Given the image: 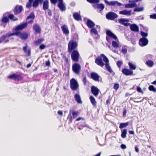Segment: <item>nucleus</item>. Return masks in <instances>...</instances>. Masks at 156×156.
Here are the masks:
<instances>
[{
  "label": "nucleus",
  "instance_id": "nucleus-1",
  "mask_svg": "<svg viewBox=\"0 0 156 156\" xmlns=\"http://www.w3.org/2000/svg\"><path fill=\"white\" fill-rule=\"evenodd\" d=\"M50 1L52 3L54 4L58 2L57 6L61 11L66 10V8L63 0H50Z\"/></svg>",
  "mask_w": 156,
  "mask_h": 156
},
{
  "label": "nucleus",
  "instance_id": "nucleus-2",
  "mask_svg": "<svg viewBox=\"0 0 156 156\" xmlns=\"http://www.w3.org/2000/svg\"><path fill=\"white\" fill-rule=\"evenodd\" d=\"M13 33L10 34L6 33L5 35H2L0 38V44L3 42L5 43L9 42V40L8 38L11 36H13Z\"/></svg>",
  "mask_w": 156,
  "mask_h": 156
},
{
  "label": "nucleus",
  "instance_id": "nucleus-3",
  "mask_svg": "<svg viewBox=\"0 0 156 156\" xmlns=\"http://www.w3.org/2000/svg\"><path fill=\"white\" fill-rule=\"evenodd\" d=\"M13 34H14L13 36L15 35L16 36H19L23 40L27 39L28 37L27 33L26 32H21L20 31H16L13 33Z\"/></svg>",
  "mask_w": 156,
  "mask_h": 156
},
{
  "label": "nucleus",
  "instance_id": "nucleus-4",
  "mask_svg": "<svg viewBox=\"0 0 156 156\" xmlns=\"http://www.w3.org/2000/svg\"><path fill=\"white\" fill-rule=\"evenodd\" d=\"M70 88L73 90H76L78 88V82L74 79L73 78L70 80Z\"/></svg>",
  "mask_w": 156,
  "mask_h": 156
},
{
  "label": "nucleus",
  "instance_id": "nucleus-5",
  "mask_svg": "<svg viewBox=\"0 0 156 156\" xmlns=\"http://www.w3.org/2000/svg\"><path fill=\"white\" fill-rule=\"evenodd\" d=\"M104 1L107 5L112 6L115 7L117 6H120L123 5V4L119 2L116 1H112L110 2H108L107 0H105Z\"/></svg>",
  "mask_w": 156,
  "mask_h": 156
},
{
  "label": "nucleus",
  "instance_id": "nucleus-6",
  "mask_svg": "<svg viewBox=\"0 0 156 156\" xmlns=\"http://www.w3.org/2000/svg\"><path fill=\"white\" fill-rule=\"evenodd\" d=\"M80 65L78 63H75L73 65L72 67V70L76 74L78 75L80 71Z\"/></svg>",
  "mask_w": 156,
  "mask_h": 156
},
{
  "label": "nucleus",
  "instance_id": "nucleus-7",
  "mask_svg": "<svg viewBox=\"0 0 156 156\" xmlns=\"http://www.w3.org/2000/svg\"><path fill=\"white\" fill-rule=\"evenodd\" d=\"M106 18L108 20H114L115 19L117 18L118 16L116 14L113 12H109L106 14Z\"/></svg>",
  "mask_w": 156,
  "mask_h": 156
},
{
  "label": "nucleus",
  "instance_id": "nucleus-8",
  "mask_svg": "<svg viewBox=\"0 0 156 156\" xmlns=\"http://www.w3.org/2000/svg\"><path fill=\"white\" fill-rule=\"evenodd\" d=\"M7 78L15 80H17L18 81L22 80L23 79V77L20 75L16 74L14 73L9 75Z\"/></svg>",
  "mask_w": 156,
  "mask_h": 156
},
{
  "label": "nucleus",
  "instance_id": "nucleus-9",
  "mask_svg": "<svg viewBox=\"0 0 156 156\" xmlns=\"http://www.w3.org/2000/svg\"><path fill=\"white\" fill-rule=\"evenodd\" d=\"M77 46L76 43L75 41H70L68 44V51L69 52H71L72 51L75 49Z\"/></svg>",
  "mask_w": 156,
  "mask_h": 156
},
{
  "label": "nucleus",
  "instance_id": "nucleus-10",
  "mask_svg": "<svg viewBox=\"0 0 156 156\" xmlns=\"http://www.w3.org/2000/svg\"><path fill=\"white\" fill-rule=\"evenodd\" d=\"M79 54L78 52L76 50H74L71 53L72 59L73 61L77 62L78 60Z\"/></svg>",
  "mask_w": 156,
  "mask_h": 156
},
{
  "label": "nucleus",
  "instance_id": "nucleus-11",
  "mask_svg": "<svg viewBox=\"0 0 156 156\" xmlns=\"http://www.w3.org/2000/svg\"><path fill=\"white\" fill-rule=\"evenodd\" d=\"M118 21L119 23L124 26H125L127 27L130 25V23H128L129 21V20L128 19L121 18L118 20Z\"/></svg>",
  "mask_w": 156,
  "mask_h": 156
},
{
  "label": "nucleus",
  "instance_id": "nucleus-12",
  "mask_svg": "<svg viewBox=\"0 0 156 156\" xmlns=\"http://www.w3.org/2000/svg\"><path fill=\"white\" fill-rule=\"evenodd\" d=\"M148 43V40L146 38H141L139 41V44L141 46H144L146 45Z\"/></svg>",
  "mask_w": 156,
  "mask_h": 156
},
{
  "label": "nucleus",
  "instance_id": "nucleus-13",
  "mask_svg": "<svg viewBox=\"0 0 156 156\" xmlns=\"http://www.w3.org/2000/svg\"><path fill=\"white\" fill-rule=\"evenodd\" d=\"M95 63L101 67H103L105 65V64L102 61V58L100 56H98L96 58Z\"/></svg>",
  "mask_w": 156,
  "mask_h": 156
},
{
  "label": "nucleus",
  "instance_id": "nucleus-14",
  "mask_svg": "<svg viewBox=\"0 0 156 156\" xmlns=\"http://www.w3.org/2000/svg\"><path fill=\"white\" fill-rule=\"evenodd\" d=\"M91 78L94 81H99L100 76L96 73L95 72H92L91 73Z\"/></svg>",
  "mask_w": 156,
  "mask_h": 156
},
{
  "label": "nucleus",
  "instance_id": "nucleus-15",
  "mask_svg": "<svg viewBox=\"0 0 156 156\" xmlns=\"http://www.w3.org/2000/svg\"><path fill=\"white\" fill-rule=\"evenodd\" d=\"M27 23H24L17 26L15 28V30L16 31L18 30H21L27 27Z\"/></svg>",
  "mask_w": 156,
  "mask_h": 156
},
{
  "label": "nucleus",
  "instance_id": "nucleus-16",
  "mask_svg": "<svg viewBox=\"0 0 156 156\" xmlns=\"http://www.w3.org/2000/svg\"><path fill=\"white\" fill-rule=\"evenodd\" d=\"M99 90L96 87L92 86L91 87V92L93 94L95 97H97L99 94Z\"/></svg>",
  "mask_w": 156,
  "mask_h": 156
},
{
  "label": "nucleus",
  "instance_id": "nucleus-17",
  "mask_svg": "<svg viewBox=\"0 0 156 156\" xmlns=\"http://www.w3.org/2000/svg\"><path fill=\"white\" fill-rule=\"evenodd\" d=\"M131 10H127L126 9H124L119 11V14L120 15L129 16L131 15Z\"/></svg>",
  "mask_w": 156,
  "mask_h": 156
},
{
  "label": "nucleus",
  "instance_id": "nucleus-18",
  "mask_svg": "<svg viewBox=\"0 0 156 156\" xmlns=\"http://www.w3.org/2000/svg\"><path fill=\"white\" fill-rule=\"evenodd\" d=\"M23 10V7L22 6H16L14 10V13L15 14H17L21 12Z\"/></svg>",
  "mask_w": 156,
  "mask_h": 156
},
{
  "label": "nucleus",
  "instance_id": "nucleus-19",
  "mask_svg": "<svg viewBox=\"0 0 156 156\" xmlns=\"http://www.w3.org/2000/svg\"><path fill=\"white\" fill-rule=\"evenodd\" d=\"M61 28L64 34L66 35L69 34V30L67 25L65 24L61 26Z\"/></svg>",
  "mask_w": 156,
  "mask_h": 156
},
{
  "label": "nucleus",
  "instance_id": "nucleus-20",
  "mask_svg": "<svg viewBox=\"0 0 156 156\" xmlns=\"http://www.w3.org/2000/svg\"><path fill=\"white\" fill-rule=\"evenodd\" d=\"M130 30L135 32H138L139 31V28L135 24L130 25Z\"/></svg>",
  "mask_w": 156,
  "mask_h": 156
},
{
  "label": "nucleus",
  "instance_id": "nucleus-21",
  "mask_svg": "<svg viewBox=\"0 0 156 156\" xmlns=\"http://www.w3.org/2000/svg\"><path fill=\"white\" fill-rule=\"evenodd\" d=\"M122 73L126 76L130 75L133 73V71L130 70L123 69L122 70Z\"/></svg>",
  "mask_w": 156,
  "mask_h": 156
},
{
  "label": "nucleus",
  "instance_id": "nucleus-22",
  "mask_svg": "<svg viewBox=\"0 0 156 156\" xmlns=\"http://www.w3.org/2000/svg\"><path fill=\"white\" fill-rule=\"evenodd\" d=\"M106 34L107 35L110 37L112 38L115 40L117 39L116 36L110 31L107 30L106 32Z\"/></svg>",
  "mask_w": 156,
  "mask_h": 156
},
{
  "label": "nucleus",
  "instance_id": "nucleus-23",
  "mask_svg": "<svg viewBox=\"0 0 156 156\" xmlns=\"http://www.w3.org/2000/svg\"><path fill=\"white\" fill-rule=\"evenodd\" d=\"M43 0H34L33 2L32 6L36 8L38 6L39 4H42Z\"/></svg>",
  "mask_w": 156,
  "mask_h": 156
},
{
  "label": "nucleus",
  "instance_id": "nucleus-24",
  "mask_svg": "<svg viewBox=\"0 0 156 156\" xmlns=\"http://www.w3.org/2000/svg\"><path fill=\"white\" fill-rule=\"evenodd\" d=\"M28 45L27 44H26L25 46H24L23 48V50L25 53H27V56H29L31 55V51L30 49H28L27 51V48Z\"/></svg>",
  "mask_w": 156,
  "mask_h": 156
},
{
  "label": "nucleus",
  "instance_id": "nucleus-25",
  "mask_svg": "<svg viewBox=\"0 0 156 156\" xmlns=\"http://www.w3.org/2000/svg\"><path fill=\"white\" fill-rule=\"evenodd\" d=\"M87 24L89 28H91L95 26L94 23L90 19L87 20Z\"/></svg>",
  "mask_w": 156,
  "mask_h": 156
},
{
  "label": "nucleus",
  "instance_id": "nucleus-26",
  "mask_svg": "<svg viewBox=\"0 0 156 156\" xmlns=\"http://www.w3.org/2000/svg\"><path fill=\"white\" fill-rule=\"evenodd\" d=\"M125 7L126 8H133L135 7L136 6V3L133 2L131 4H127L125 5Z\"/></svg>",
  "mask_w": 156,
  "mask_h": 156
},
{
  "label": "nucleus",
  "instance_id": "nucleus-27",
  "mask_svg": "<svg viewBox=\"0 0 156 156\" xmlns=\"http://www.w3.org/2000/svg\"><path fill=\"white\" fill-rule=\"evenodd\" d=\"M33 29L37 33L40 34L41 33V28L39 25L36 24L33 27Z\"/></svg>",
  "mask_w": 156,
  "mask_h": 156
},
{
  "label": "nucleus",
  "instance_id": "nucleus-28",
  "mask_svg": "<svg viewBox=\"0 0 156 156\" xmlns=\"http://www.w3.org/2000/svg\"><path fill=\"white\" fill-rule=\"evenodd\" d=\"M73 16L74 19L77 21L81 20V17L80 14L77 12L74 13L73 15Z\"/></svg>",
  "mask_w": 156,
  "mask_h": 156
},
{
  "label": "nucleus",
  "instance_id": "nucleus-29",
  "mask_svg": "<svg viewBox=\"0 0 156 156\" xmlns=\"http://www.w3.org/2000/svg\"><path fill=\"white\" fill-rule=\"evenodd\" d=\"M74 98L78 103L81 104L82 103V101L81 100L80 96L79 94H75L74 95Z\"/></svg>",
  "mask_w": 156,
  "mask_h": 156
},
{
  "label": "nucleus",
  "instance_id": "nucleus-30",
  "mask_svg": "<svg viewBox=\"0 0 156 156\" xmlns=\"http://www.w3.org/2000/svg\"><path fill=\"white\" fill-rule=\"evenodd\" d=\"M72 113L73 115V117L71 119L75 118L78 115V112L77 111H75L73 110H71L69 111V114L70 115Z\"/></svg>",
  "mask_w": 156,
  "mask_h": 156
},
{
  "label": "nucleus",
  "instance_id": "nucleus-31",
  "mask_svg": "<svg viewBox=\"0 0 156 156\" xmlns=\"http://www.w3.org/2000/svg\"><path fill=\"white\" fill-rule=\"evenodd\" d=\"M100 57L103 58V61L105 62V64H108L109 60L103 54L101 55Z\"/></svg>",
  "mask_w": 156,
  "mask_h": 156
},
{
  "label": "nucleus",
  "instance_id": "nucleus-32",
  "mask_svg": "<svg viewBox=\"0 0 156 156\" xmlns=\"http://www.w3.org/2000/svg\"><path fill=\"white\" fill-rule=\"evenodd\" d=\"M48 1L47 0H45L43 6V9L46 10L48 9Z\"/></svg>",
  "mask_w": 156,
  "mask_h": 156
},
{
  "label": "nucleus",
  "instance_id": "nucleus-33",
  "mask_svg": "<svg viewBox=\"0 0 156 156\" xmlns=\"http://www.w3.org/2000/svg\"><path fill=\"white\" fill-rule=\"evenodd\" d=\"M90 99L92 104L94 106H95L96 105V102L95 98L92 96H90Z\"/></svg>",
  "mask_w": 156,
  "mask_h": 156
},
{
  "label": "nucleus",
  "instance_id": "nucleus-34",
  "mask_svg": "<svg viewBox=\"0 0 156 156\" xmlns=\"http://www.w3.org/2000/svg\"><path fill=\"white\" fill-rule=\"evenodd\" d=\"M35 17V16L34 13L33 12H31L27 18L26 20L30 19L33 20L34 19Z\"/></svg>",
  "mask_w": 156,
  "mask_h": 156
},
{
  "label": "nucleus",
  "instance_id": "nucleus-35",
  "mask_svg": "<svg viewBox=\"0 0 156 156\" xmlns=\"http://www.w3.org/2000/svg\"><path fill=\"white\" fill-rule=\"evenodd\" d=\"M146 64L149 67H152L154 64L153 61L151 60H148L146 62Z\"/></svg>",
  "mask_w": 156,
  "mask_h": 156
},
{
  "label": "nucleus",
  "instance_id": "nucleus-36",
  "mask_svg": "<svg viewBox=\"0 0 156 156\" xmlns=\"http://www.w3.org/2000/svg\"><path fill=\"white\" fill-rule=\"evenodd\" d=\"M34 0H28V2L26 5V7L27 8H30L32 6V3Z\"/></svg>",
  "mask_w": 156,
  "mask_h": 156
},
{
  "label": "nucleus",
  "instance_id": "nucleus-37",
  "mask_svg": "<svg viewBox=\"0 0 156 156\" xmlns=\"http://www.w3.org/2000/svg\"><path fill=\"white\" fill-rule=\"evenodd\" d=\"M105 66L106 69L110 73H113V70L109 66V64H105Z\"/></svg>",
  "mask_w": 156,
  "mask_h": 156
},
{
  "label": "nucleus",
  "instance_id": "nucleus-38",
  "mask_svg": "<svg viewBox=\"0 0 156 156\" xmlns=\"http://www.w3.org/2000/svg\"><path fill=\"white\" fill-rule=\"evenodd\" d=\"M9 21V18L6 16H3L2 20V22L4 23H6Z\"/></svg>",
  "mask_w": 156,
  "mask_h": 156
},
{
  "label": "nucleus",
  "instance_id": "nucleus-39",
  "mask_svg": "<svg viewBox=\"0 0 156 156\" xmlns=\"http://www.w3.org/2000/svg\"><path fill=\"white\" fill-rule=\"evenodd\" d=\"M97 8L102 11L104 8V6L102 4H98L97 5Z\"/></svg>",
  "mask_w": 156,
  "mask_h": 156
},
{
  "label": "nucleus",
  "instance_id": "nucleus-40",
  "mask_svg": "<svg viewBox=\"0 0 156 156\" xmlns=\"http://www.w3.org/2000/svg\"><path fill=\"white\" fill-rule=\"evenodd\" d=\"M128 65L130 68L132 70H135L136 69V66L135 65L133 64L132 63L129 62L128 63Z\"/></svg>",
  "mask_w": 156,
  "mask_h": 156
},
{
  "label": "nucleus",
  "instance_id": "nucleus-41",
  "mask_svg": "<svg viewBox=\"0 0 156 156\" xmlns=\"http://www.w3.org/2000/svg\"><path fill=\"white\" fill-rule=\"evenodd\" d=\"M144 10V8L143 7H138L134 9L133 10L134 12H141L142 11Z\"/></svg>",
  "mask_w": 156,
  "mask_h": 156
},
{
  "label": "nucleus",
  "instance_id": "nucleus-42",
  "mask_svg": "<svg viewBox=\"0 0 156 156\" xmlns=\"http://www.w3.org/2000/svg\"><path fill=\"white\" fill-rule=\"evenodd\" d=\"M127 134V131L126 129H124L123 130L122 132V134L121 135V137L122 138H125L126 136V134Z\"/></svg>",
  "mask_w": 156,
  "mask_h": 156
},
{
  "label": "nucleus",
  "instance_id": "nucleus-43",
  "mask_svg": "<svg viewBox=\"0 0 156 156\" xmlns=\"http://www.w3.org/2000/svg\"><path fill=\"white\" fill-rule=\"evenodd\" d=\"M90 33L92 34H94L95 35H98V32L95 28H92L90 30Z\"/></svg>",
  "mask_w": 156,
  "mask_h": 156
},
{
  "label": "nucleus",
  "instance_id": "nucleus-44",
  "mask_svg": "<svg viewBox=\"0 0 156 156\" xmlns=\"http://www.w3.org/2000/svg\"><path fill=\"white\" fill-rule=\"evenodd\" d=\"M8 18L10 19L11 20H12L14 21H16L18 20V19L17 18L14 19V16L12 14H9L8 16Z\"/></svg>",
  "mask_w": 156,
  "mask_h": 156
},
{
  "label": "nucleus",
  "instance_id": "nucleus-45",
  "mask_svg": "<svg viewBox=\"0 0 156 156\" xmlns=\"http://www.w3.org/2000/svg\"><path fill=\"white\" fill-rule=\"evenodd\" d=\"M128 122L125 123H121L120 124L119 127L120 128H122L126 127L128 125Z\"/></svg>",
  "mask_w": 156,
  "mask_h": 156
},
{
  "label": "nucleus",
  "instance_id": "nucleus-46",
  "mask_svg": "<svg viewBox=\"0 0 156 156\" xmlns=\"http://www.w3.org/2000/svg\"><path fill=\"white\" fill-rule=\"evenodd\" d=\"M149 90L154 92H156V88L153 85H150L148 87Z\"/></svg>",
  "mask_w": 156,
  "mask_h": 156
},
{
  "label": "nucleus",
  "instance_id": "nucleus-47",
  "mask_svg": "<svg viewBox=\"0 0 156 156\" xmlns=\"http://www.w3.org/2000/svg\"><path fill=\"white\" fill-rule=\"evenodd\" d=\"M112 45L113 47L115 48L119 47V44L115 41H112Z\"/></svg>",
  "mask_w": 156,
  "mask_h": 156
},
{
  "label": "nucleus",
  "instance_id": "nucleus-48",
  "mask_svg": "<svg viewBox=\"0 0 156 156\" xmlns=\"http://www.w3.org/2000/svg\"><path fill=\"white\" fill-rule=\"evenodd\" d=\"M43 39H39L34 42V44L36 45H38L39 44L43 41Z\"/></svg>",
  "mask_w": 156,
  "mask_h": 156
},
{
  "label": "nucleus",
  "instance_id": "nucleus-49",
  "mask_svg": "<svg viewBox=\"0 0 156 156\" xmlns=\"http://www.w3.org/2000/svg\"><path fill=\"white\" fill-rule=\"evenodd\" d=\"M87 1L90 3H96L99 2V0H87Z\"/></svg>",
  "mask_w": 156,
  "mask_h": 156
},
{
  "label": "nucleus",
  "instance_id": "nucleus-50",
  "mask_svg": "<svg viewBox=\"0 0 156 156\" xmlns=\"http://www.w3.org/2000/svg\"><path fill=\"white\" fill-rule=\"evenodd\" d=\"M122 63V61H119L117 62V65L119 68H120L121 66Z\"/></svg>",
  "mask_w": 156,
  "mask_h": 156
},
{
  "label": "nucleus",
  "instance_id": "nucleus-51",
  "mask_svg": "<svg viewBox=\"0 0 156 156\" xmlns=\"http://www.w3.org/2000/svg\"><path fill=\"white\" fill-rule=\"evenodd\" d=\"M141 35L143 37H147L148 35V34L147 33H145L144 32L141 31Z\"/></svg>",
  "mask_w": 156,
  "mask_h": 156
},
{
  "label": "nucleus",
  "instance_id": "nucleus-52",
  "mask_svg": "<svg viewBox=\"0 0 156 156\" xmlns=\"http://www.w3.org/2000/svg\"><path fill=\"white\" fill-rule=\"evenodd\" d=\"M150 17L151 19H156V14L150 15Z\"/></svg>",
  "mask_w": 156,
  "mask_h": 156
},
{
  "label": "nucleus",
  "instance_id": "nucleus-53",
  "mask_svg": "<svg viewBox=\"0 0 156 156\" xmlns=\"http://www.w3.org/2000/svg\"><path fill=\"white\" fill-rule=\"evenodd\" d=\"M119 87V85L117 83H116L114 86V88L115 90H117Z\"/></svg>",
  "mask_w": 156,
  "mask_h": 156
},
{
  "label": "nucleus",
  "instance_id": "nucleus-54",
  "mask_svg": "<svg viewBox=\"0 0 156 156\" xmlns=\"http://www.w3.org/2000/svg\"><path fill=\"white\" fill-rule=\"evenodd\" d=\"M121 51L124 54L126 53L127 52V49L126 48H123L122 49Z\"/></svg>",
  "mask_w": 156,
  "mask_h": 156
},
{
  "label": "nucleus",
  "instance_id": "nucleus-55",
  "mask_svg": "<svg viewBox=\"0 0 156 156\" xmlns=\"http://www.w3.org/2000/svg\"><path fill=\"white\" fill-rule=\"evenodd\" d=\"M45 47V46L44 44H42L40 46L39 48L42 50L44 49Z\"/></svg>",
  "mask_w": 156,
  "mask_h": 156
},
{
  "label": "nucleus",
  "instance_id": "nucleus-56",
  "mask_svg": "<svg viewBox=\"0 0 156 156\" xmlns=\"http://www.w3.org/2000/svg\"><path fill=\"white\" fill-rule=\"evenodd\" d=\"M146 57L148 59H151L153 57V56L151 55H147Z\"/></svg>",
  "mask_w": 156,
  "mask_h": 156
},
{
  "label": "nucleus",
  "instance_id": "nucleus-57",
  "mask_svg": "<svg viewBox=\"0 0 156 156\" xmlns=\"http://www.w3.org/2000/svg\"><path fill=\"white\" fill-rule=\"evenodd\" d=\"M120 147L121 148L123 149H126V146L124 144H122L121 145Z\"/></svg>",
  "mask_w": 156,
  "mask_h": 156
},
{
  "label": "nucleus",
  "instance_id": "nucleus-58",
  "mask_svg": "<svg viewBox=\"0 0 156 156\" xmlns=\"http://www.w3.org/2000/svg\"><path fill=\"white\" fill-rule=\"evenodd\" d=\"M137 90L139 92L142 93V91L141 88L139 87H137Z\"/></svg>",
  "mask_w": 156,
  "mask_h": 156
},
{
  "label": "nucleus",
  "instance_id": "nucleus-59",
  "mask_svg": "<svg viewBox=\"0 0 156 156\" xmlns=\"http://www.w3.org/2000/svg\"><path fill=\"white\" fill-rule=\"evenodd\" d=\"M83 82L85 85L86 82H87V80H86V77H85L83 78Z\"/></svg>",
  "mask_w": 156,
  "mask_h": 156
},
{
  "label": "nucleus",
  "instance_id": "nucleus-60",
  "mask_svg": "<svg viewBox=\"0 0 156 156\" xmlns=\"http://www.w3.org/2000/svg\"><path fill=\"white\" fill-rule=\"evenodd\" d=\"M58 115L62 116L63 115V112L62 111L59 110L58 111Z\"/></svg>",
  "mask_w": 156,
  "mask_h": 156
},
{
  "label": "nucleus",
  "instance_id": "nucleus-61",
  "mask_svg": "<svg viewBox=\"0 0 156 156\" xmlns=\"http://www.w3.org/2000/svg\"><path fill=\"white\" fill-rule=\"evenodd\" d=\"M33 22V20H30V21H28L27 22H25V23H27V25L28 24H29V23L32 24Z\"/></svg>",
  "mask_w": 156,
  "mask_h": 156
},
{
  "label": "nucleus",
  "instance_id": "nucleus-62",
  "mask_svg": "<svg viewBox=\"0 0 156 156\" xmlns=\"http://www.w3.org/2000/svg\"><path fill=\"white\" fill-rule=\"evenodd\" d=\"M112 51H113L115 53H118V51L116 50L115 49H112Z\"/></svg>",
  "mask_w": 156,
  "mask_h": 156
},
{
  "label": "nucleus",
  "instance_id": "nucleus-63",
  "mask_svg": "<svg viewBox=\"0 0 156 156\" xmlns=\"http://www.w3.org/2000/svg\"><path fill=\"white\" fill-rule=\"evenodd\" d=\"M83 119V118L79 117V118H78L76 120V121H79L81 119Z\"/></svg>",
  "mask_w": 156,
  "mask_h": 156
},
{
  "label": "nucleus",
  "instance_id": "nucleus-64",
  "mask_svg": "<svg viewBox=\"0 0 156 156\" xmlns=\"http://www.w3.org/2000/svg\"><path fill=\"white\" fill-rule=\"evenodd\" d=\"M45 66H49V60L46 61Z\"/></svg>",
  "mask_w": 156,
  "mask_h": 156
}]
</instances>
